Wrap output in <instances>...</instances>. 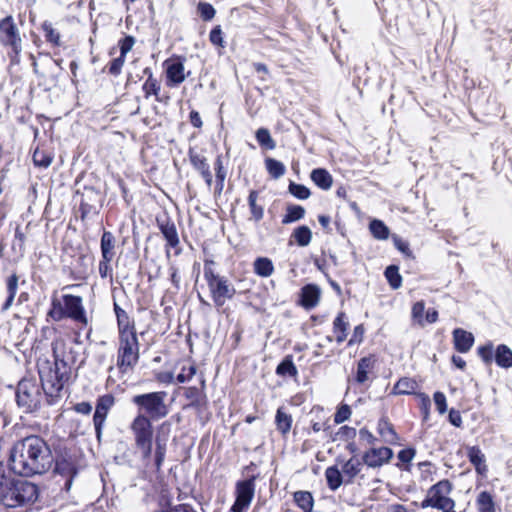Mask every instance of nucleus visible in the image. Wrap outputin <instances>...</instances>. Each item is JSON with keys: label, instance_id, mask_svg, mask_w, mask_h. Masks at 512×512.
I'll list each match as a JSON object with an SVG mask.
<instances>
[{"label": "nucleus", "instance_id": "3c124183", "mask_svg": "<svg viewBox=\"0 0 512 512\" xmlns=\"http://www.w3.org/2000/svg\"><path fill=\"white\" fill-rule=\"evenodd\" d=\"M189 158H190V162H191L192 166L194 167V169H196L200 173L202 171L206 170L207 168H209L207 159L204 156L190 151Z\"/></svg>", "mask_w": 512, "mask_h": 512}, {"label": "nucleus", "instance_id": "423d86ee", "mask_svg": "<svg viewBox=\"0 0 512 512\" xmlns=\"http://www.w3.org/2000/svg\"><path fill=\"white\" fill-rule=\"evenodd\" d=\"M42 394L35 379L23 378L17 385L16 402L25 413H31L40 408Z\"/></svg>", "mask_w": 512, "mask_h": 512}, {"label": "nucleus", "instance_id": "1a4fd4ad", "mask_svg": "<svg viewBox=\"0 0 512 512\" xmlns=\"http://www.w3.org/2000/svg\"><path fill=\"white\" fill-rule=\"evenodd\" d=\"M0 42L5 46L11 47L14 53V56L11 58L14 61L22 50V40L12 16H7L0 21Z\"/></svg>", "mask_w": 512, "mask_h": 512}, {"label": "nucleus", "instance_id": "ea45409f", "mask_svg": "<svg viewBox=\"0 0 512 512\" xmlns=\"http://www.w3.org/2000/svg\"><path fill=\"white\" fill-rule=\"evenodd\" d=\"M369 229L374 238L378 240H386L390 234L389 228L383 221L378 219H374L370 222Z\"/></svg>", "mask_w": 512, "mask_h": 512}, {"label": "nucleus", "instance_id": "2eb2a0df", "mask_svg": "<svg viewBox=\"0 0 512 512\" xmlns=\"http://www.w3.org/2000/svg\"><path fill=\"white\" fill-rule=\"evenodd\" d=\"M54 474L65 478L66 480H73L77 475V465L72 456L67 454L60 455L55 460L53 470Z\"/></svg>", "mask_w": 512, "mask_h": 512}, {"label": "nucleus", "instance_id": "4c0bfd02", "mask_svg": "<svg viewBox=\"0 0 512 512\" xmlns=\"http://www.w3.org/2000/svg\"><path fill=\"white\" fill-rule=\"evenodd\" d=\"M275 423L277 430L282 434H286L291 429L292 417L284 412L282 408H278L275 416Z\"/></svg>", "mask_w": 512, "mask_h": 512}, {"label": "nucleus", "instance_id": "0e129e2a", "mask_svg": "<svg viewBox=\"0 0 512 512\" xmlns=\"http://www.w3.org/2000/svg\"><path fill=\"white\" fill-rule=\"evenodd\" d=\"M392 239H393V242H394V245L395 247L400 251L402 252L403 254H405L406 256H410L411 255V251H410V248H409V244L408 242L404 241L401 237H399L398 235H393L392 236Z\"/></svg>", "mask_w": 512, "mask_h": 512}, {"label": "nucleus", "instance_id": "7c9ffc66", "mask_svg": "<svg viewBox=\"0 0 512 512\" xmlns=\"http://www.w3.org/2000/svg\"><path fill=\"white\" fill-rule=\"evenodd\" d=\"M294 239V241L300 246V247H306L310 244L312 239V232L310 228L306 225L298 226L294 229L290 236V242Z\"/></svg>", "mask_w": 512, "mask_h": 512}, {"label": "nucleus", "instance_id": "09e8293b", "mask_svg": "<svg viewBox=\"0 0 512 512\" xmlns=\"http://www.w3.org/2000/svg\"><path fill=\"white\" fill-rule=\"evenodd\" d=\"M288 190L294 197L300 200L309 198L311 194L309 188L302 184H297L293 181L290 182Z\"/></svg>", "mask_w": 512, "mask_h": 512}, {"label": "nucleus", "instance_id": "a211bd4d", "mask_svg": "<svg viewBox=\"0 0 512 512\" xmlns=\"http://www.w3.org/2000/svg\"><path fill=\"white\" fill-rule=\"evenodd\" d=\"M321 290L315 284H307L301 288L300 303L306 309H312L318 305Z\"/></svg>", "mask_w": 512, "mask_h": 512}, {"label": "nucleus", "instance_id": "9d476101", "mask_svg": "<svg viewBox=\"0 0 512 512\" xmlns=\"http://www.w3.org/2000/svg\"><path fill=\"white\" fill-rule=\"evenodd\" d=\"M449 482H437L428 491L427 497L423 500L421 506L423 508L431 506L444 511H450L454 502L445 494L449 491Z\"/></svg>", "mask_w": 512, "mask_h": 512}, {"label": "nucleus", "instance_id": "7ed1b4c3", "mask_svg": "<svg viewBox=\"0 0 512 512\" xmlns=\"http://www.w3.org/2000/svg\"><path fill=\"white\" fill-rule=\"evenodd\" d=\"M34 482H0V502L6 507H18L37 499Z\"/></svg>", "mask_w": 512, "mask_h": 512}, {"label": "nucleus", "instance_id": "603ef678", "mask_svg": "<svg viewBox=\"0 0 512 512\" xmlns=\"http://www.w3.org/2000/svg\"><path fill=\"white\" fill-rule=\"evenodd\" d=\"M478 355L484 363L490 364L493 361V344L488 342L486 345L480 346L477 349Z\"/></svg>", "mask_w": 512, "mask_h": 512}, {"label": "nucleus", "instance_id": "bb28decb", "mask_svg": "<svg viewBox=\"0 0 512 512\" xmlns=\"http://www.w3.org/2000/svg\"><path fill=\"white\" fill-rule=\"evenodd\" d=\"M377 430L385 442L394 444L399 439L393 425L386 417H382L378 422Z\"/></svg>", "mask_w": 512, "mask_h": 512}, {"label": "nucleus", "instance_id": "cd10ccee", "mask_svg": "<svg viewBox=\"0 0 512 512\" xmlns=\"http://www.w3.org/2000/svg\"><path fill=\"white\" fill-rule=\"evenodd\" d=\"M496 364L501 368L512 367V350L505 344L497 346L494 356Z\"/></svg>", "mask_w": 512, "mask_h": 512}, {"label": "nucleus", "instance_id": "79ce46f5", "mask_svg": "<svg viewBox=\"0 0 512 512\" xmlns=\"http://www.w3.org/2000/svg\"><path fill=\"white\" fill-rule=\"evenodd\" d=\"M256 140L259 145L265 149L273 150L276 147V143L271 137V134L267 128H259L256 131Z\"/></svg>", "mask_w": 512, "mask_h": 512}, {"label": "nucleus", "instance_id": "4be33fe9", "mask_svg": "<svg viewBox=\"0 0 512 512\" xmlns=\"http://www.w3.org/2000/svg\"><path fill=\"white\" fill-rule=\"evenodd\" d=\"M167 84L169 86H178L185 81L184 65L181 61H175L167 66L166 69Z\"/></svg>", "mask_w": 512, "mask_h": 512}, {"label": "nucleus", "instance_id": "6ab92c4d", "mask_svg": "<svg viewBox=\"0 0 512 512\" xmlns=\"http://www.w3.org/2000/svg\"><path fill=\"white\" fill-rule=\"evenodd\" d=\"M114 312L117 319L119 336L136 334L134 322L130 320L128 313L116 302L114 303Z\"/></svg>", "mask_w": 512, "mask_h": 512}, {"label": "nucleus", "instance_id": "39448f33", "mask_svg": "<svg viewBox=\"0 0 512 512\" xmlns=\"http://www.w3.org/2000/svg\"><path fill=\"white\" fill-rule=\"evenodd\" d=\"M204 278L215 307L221 308L227 300L235 296L236 289L225 276L215 274L212 269L205 267Z\"/></svg>", "mask_w": 512, "mask_h": 512}, {"label": "nucleus", "instance_id": "a19ab883", "mask_svg": "<svg viewBox=\"0 0 512 512\" xmlns=\"http://www.w3.org/2000/svg\"><path fill=\"white\" fill-rule=\"evenodd\" d=\"M384 275L392 289H398L402 285V276L399 273V268L396 265H389L386 267Z\"/></svg>", "mask_w": 512, "mask_h": 512}, {"label": "nucleus", "instance_id": "6e6d98bb", "mask_svg": "<svg viewBox=\"0 0 512 512\" xmlns=\"http://www.w3.org/2000/svg\"><path fill=\"white\" fill-rule=\"evenodd\" d=\"M346 315L344 312H340L337 317L333 321V331L334 333L338 332H347L349 323L345 320Z\"/></svg>", "mask_w": 512, "mask_h": 512}, {"label": "nucleus", "instance_id": "8fccbe9b", "mask_svg": "<svg viewBox=\"0 0 512 512\" xmlns=\"http://www.w3.org/2000/svg\"><path fill=\"white\" fill-rule=\"evenodd\" d=\"M197 10L204 21L212 20L216 14L215 8L207 2H199Z\"/></svg>", "mask_w": 512, "mask_h": 512}, {"label": "nucleus", "instance_id": "c03bdc74", "mask_svg": "<svg viewBox=\"0 0 512 512\" xmlns=\"http://www.w3.org/2000/svg\"><path fill=\"white\" fill-rule=\"evenodd\" d=\"M142 89L145 93V98H148L149 96L154 95L156 98V101H158V102L163 101L162 97H160V95H159L161 86H160L159 81L156 78L147 79L145 81V83L143 84Z\"/></svg>", "mask_w": 512, "mask_h": 512}, {"label": "nucleus", "instance_id": "4d7b16f0", "mask_svg": "<svg viewBox=\"0 0 512 512\" xmlns=\"http://www.w3.org/2000/svg\"><path fill=\"white\" fill-rule=\"evenodd\" d=\"M210 42L219 47H224L223 32L220 25L215 26L209 34Z\"/></svg>", "mask_w": 512, "mask_h": 512}, {"label": "nucleus", "instance_id": "5701e85b", "mask_svg": "<svg viewBox=\"0 0 512 512\" xmlns=\"http://www.w3.org/2000/svg\"><path fill=\"white\" fill-rule=\"evenodd\" d=\"M155 490L158 493V502L161 506L171 505L175 493H178V497L181 496L180 488L173 489L169 487L167 482H157Z\"/></svg>", "mask_w": 512, "mask_h": 512}, {"label": "nucleus", "instance_id": "774afa93", "mask_svg": "<svg viewBox=\"0 0 512 512\" xmlns=\"http://www.w3.org/2000/svg\"><path fill=\"white\" fill-rule=\"evenodd\" d=\"M337 435L339 436L340 439H343V440L353 439L356 436V430H355V428L345 425L339 429V431L337 432Z\"/></svg>", "mask_w": 512, "mask_h": 512}, {"label": "nucleus", "instance_id": "c9c22d12", "mask_svg": "<svg viewBox=\"0 0 512 512\" xmlns=\"http://www.w3.org/2000/svg\"><path fill=\"white\" fill-rule=\"evenodd\" d=\"M258 192L256 190H251L248 196V204L250 208V212L252 215V219L255 222H259L264 217V208L261 205H258L257 202Z\"/></svg>", "mask_w": 512, "mask_h": 512}, {"label": "nucleus", "instance_id": "864d4df0", "mask_svg": "<svg viewBox=\"0 0 512 512\" xmlns=\"http://www.w3.org/2000/svg\"><path fill=\"white\" fill-rule=\"evenodd\" d=\"M196 367L195 365H190L188 367L183 366L181 369V372L177 375L176 380L179 383H185L190 381L194 375L196 374Z\"/></svg>", "mask_w": 512, "mask_h": 512}, {"label": "nucleus", "instance_id": "c756f323", "mask_svg": "<svg viewBox=\"0 0 512 512\" xmlns=\"http://www.w3.org/2000/svg\"><path fill=\"white\" fill-rule=\"evenodd\" d=\"M276 374L282 377L295 378L298 375L297 367L293 362L292 355H287L276 367Z\"/></svg>", "mask_w": 512, "mask_h": 512}, {"label": "nucleus", "instance_id": "680f3d73", "mask_svg": "<svg viewBox=\"0 0 512 512\" xmlns=\"http://www.w3.org/2000/svg\"><path fill=\"white\" fill-rule=\"evenodd\" d=\"M125 58L126 57H123L121 55H119V57H117V58H114L110 62L109 73L114 75V76H118L121 73L122 67H123V65L125 63Z\"/></svg>", "mask_w": 512, "mask_h": 512}, {"label": "nucleus", "instance_id": "aec40b11", "mask_svg": "<svg viewBox=\"0 0 512 512\" xmlns=\"http://www.w3.org/2000/svg\"><path fill=\"white\" fill-rule=\"evenodd\" d=\"M452 334L454 348L460 353H467L474 344L473 334L461 328L454 329Z\"/></svg>", "mask_w": 512, "mask_h": 512}, {"label": "nucleus", "instance_id": "338daca9", "mask_svg": "<svg viewBox=\"0 0 512 512\" xmlns=\"http://www.w3.org/2000/svg\"><path fill=\"white\" fill-rule=\"evenodd\" d=\"M360 463L358 460L350 459L344 465V472L348 474L350 477H354L359 472Z\"/></svg>", "mask_w": 512, "mask_h": 512}, {"label": "nucleus", "instance_id": "58836bf2", "mask_svg": "<svg viewBox=\"0 0 512 512\" xmlns=\"http://www.w3.org/2000/svg\"><path fill=\"white\" fill-rule=\"evenodd\" d=\"M265 166L269 175L274 179H279L286 172L285 165L281 161H278L274 158H266Z\"/></svg>", "mask_w": 512, "mask_h": 512}, {"label": "nucleus", "instance_id": "f03ea898", "mask_svg": "<svg viewBox=\"0 0 512 512\" xmlns=\"http://www.w3.org/2000/svg\"><path fill=\"white\" fill-rule=\"evenodd\" d=\"M53 357V361L41 359L37 364L41 387L49 404H53L56 399L60 398L71 375V367L57 354L55 348H53Z\"/></svg>", "mask_w": 512, "mask_h": 512}, {"label": "nucleus", "instance_id": "b1692460", "mask_svg": "<svg viewBox=\"0 0 512 512\" xmlns=\"http://www.w3.org/2000/svg\"><path fill=\"white\" fill-rule=\"evenodd\" d=\"M115 236L110 231H103L100 241V249L102 258L108 260L115 256Z\"/></svg>", "mask_w": 512, "mask_h": 512}, {"label": "nucleus", "instance_id": "393cba45", "mask_svg": "<svg viewBox=\"0 0 512 512\" xmlns=\"http://www.w3.org/2000/svg\"><path fill=\"white\" fill-rule=\"evenodd\" d=\"M184 396L189 400V403L186 405L187 408L201 410L206 404L205 396L195 386L185 388Z\"/></svg>", "mask_w": 512, "mask_h": 512}, {"label": "nucleus", "instance_id": "5fc2aeb1", "mask_svg": "<svg viewBox=\"0 0 512 512\" xmlns=\"http://www.w3.org/2000/svg\"><path fill=\"white\" fill-rule=\"evenodd\" d=\"M351 416L350 406L347 404H342L336 411L334 415V422L336 424H340L348 420Z\"/></svg>", "mask_w": 512, "mask_h": 512}, {"label": "nucleus", "instance_id": "f257e3e1", "mask_svg": "<svg viewBox=\"0 0 512 512\" xmlns=\"http://www.w3.org/2000/svg\"><path fill=\"white\" fill-rule=\"evenodd\" d=\"M53 462L49 445L38 435L24 437L10 449V470L22 477L41 476L49 471Z\"/></svg>", "mask_w": 512, "mask_h": 512}, {"label": "nucleus", "instance_id": "c85d7f7f", "mask_svg": "<svg viewBox=\"0 0 512 512\" xmlns=\"http://www.w3.org/2000/svg\"><path fill=\"white\" fill-rule=\"evenodd\" d=\"M19 277L17 274L10 275L6 280L7 298L2 305V311H7L13 304L18 290Z\"/></svg>", "mask_w": 512, "mask_h": 512}, {"label": "nucleus", "instance_id": "9b49d317", "mask_svg": "<svg viewBox=\"0 0 512 512\" xmlns=\"http://www.w3.org/2000/svg\"><path fill=\"white\" fill-rule=\"evenodd\" d=\"M130 430L134 436L135 445L153 441L152 420L143 414H137L130 424Z\"/></svg>", "mask_w": 512, "mask_h": 512}, {"label": "nucleus", "instance_id": "2f4dec72", "mask_svg": "<svg viewBox=\"0 0 512 512\" xmlns=\"http://www.w3.org/2000/svg\"><path fill=\"white\" fill-rule=\"evenodd\" d=\"M468 457L479 474L483 475L484 472L487 471V466L485 465V456L479 447H470L468 450Z\"/></svg>", "mask_w": 512, "mask_h": 512}, {"label": "nucleus", "instance_id": "e2e57ef3", "mask_svg": "<svg viewBox=\"0 0 512 512\" xmlns=\"http://www.w3.org/2000/svg\"><path fill=\"white\" fill-rule=\"evenodd\" d=\"M113 259H104L102 258L99 262V275L101 278L105 279L107 277H112V267L110 265Z\"/></svg>", "mask_w": 512, "mask_h": 512}, {"label": "nucleus", "instance_id": "bf43d9fd", "mask_svg": "<svg viewBox=\"0 0 512 512\" xmlns=\"http://www.w3.org/2000/svg\"><path fill=\"white\" fill-rule=\"evenodd\" d=\"M425 311V304L423 301L416 302L412 307V318L417 321V323L421 326L424 325L423 321V313Z\"/></svg>", "mask_w": 512, "mask_h": 512}, {"label": "nucleus", "instance_id": "4468645a", "mask_svg": "<svg viewBox=\"0 0 512 512\" xmlns=\"http://www.w3.org/2000/svg\"><path fill=\"white\" fill-rule=\"evenodd\" d=\"M171 433V423L165 421L157 429L155 436V465L159 470L162 465L167 449V442Z\"/></svg>", "mask_w": 512, "mask_h": 512}, {"label": "nucleus", "instance_id": "ddd939ff", "mask_svg": "<svg viewBox=\"0 0 512 512\" xmlns=\"http://www.w3.org/2000/svg\"><path fill=\"white\" fill-rule=\"evenodd\" d=\"M62 298L65 306L66 318H70L73 321L86 326L88 324V319L82 303V297L65 294Z\"/></svg>", "mask_w": 512, "mask_h": 512}, {"label": "nucleus", "instance_id": "a18cd8bd", "mask_svg": "<svg viewBox=\"0 0 512 512\" xmlns=\"http://www.w3.org/2000/svg\"><path fill=\"white\" fill-rule=\"evenodd\" d=\"M42 30L47 42L52 43L54 46H60V34L53 28L51 22L44 21L42 24Z\"/></svg>", "mask_w": 512, "mask_h": 512}, {"label": "nucleus", "instance_id": "f8f14e48", "mask_svg": "<svg viewBox=\"0 0 512 512\" xmlns=\"http://www.w3.org/2000/svg\"><path fill=\"white\" fill-rule=\"evenodd\" d=\"M255 487L253 482H237L235 488V502L231 512H246L254 498Z\"/></svg>", "mask_w": 512, "mask_h": 512}, {"label": "nucleus", "instance_id": "a878e982", "mask_svg": "<svg viewBox=\"0 0 512 512\" xmlns=\"http://www.w3.org/2000/svg\"><path fill=\"white\" fill-rule=\"evenodd\" d=\"M311 180L322 190H329L333 184L331 174L324 168L313 169L310 174Z\"/></svg>", "mask_w": 512, "mask_h": 512}, {"label": "nucleus", "instance_id": "de8ad7c7", "mask_svg": "<svg viewBox=\"0 0 512 512\" xmlns=\"http://www.w3.org/2000/svg\"><path fill=\"white\" fill-rule=\"evenodd\" d=\"M52 160L53 157L49 153L40 149H36L33 153V162L35 166L47 168L52 163Z\"/></svg>", "mask_w": 512, "mask_h": 512}, {"label": "nucleus", "instance_id": "20e7f679", "mask_svg": "<svg viewBox=\"0 0 512 512\" xmlns=\"http://www.w3.org/2000/svg\"><path fill=\"white\" fill-rule=\"evenodd\" d=\"M166 396L165 391L137 394L132 397L131 402L138 408V414H143L150 420H160L169 413L165 403Z\"/></svg>", "mask_w": 512, "mask_h": 512}, {"label": "nucleus", "instance_id": "dca6fc26", "mask_svg": "<svg viewBox=\"0 0 512 512\" xmlns=\"http://www.w3.org/2000/svg\"><path fill=\"white\" fill-rule=\"evenodd\" d=\"M392 456L393 451L388 447L372 448L364 454L363 460L369 467H377L388 462Z\"/></svg>", "mask_w": 512, "mask_h": 512}, {"label": "nucleus", "instance_id": "f3484780", "mask_svg": "<svg viewBox=\"0 0 512 512\" xmlns=\"http://www.w3.org/2000/svg\"><path fill=\"white\" fill-rule=\"evenodd\" d=\"M115 404V397L108 393L99 396L96 401L95 412L93 415V422L105 423L110 409Z\"/></svg>", "mask_w": 512, "mask_h": 512}, {"label": "nucleus", "instance_id": "69168bd1", "mask_svg": "<svg viewBox=\"0 0 512 512\" xmlns=\"http://www.w3.org/2000/svg\"><path fill=\"white\" fill-rule=\"evenodd\" d=\"M214 166L216 172V182H224L226 178V170L223 167L221 156L216 158Z\"/></svg>", "mask_w": 512, "mask_h": 512}, {"label": "nucleus", "instance_id": "6e6552de", "mask_svg": "<svg viewBox=\"0 0 512 512\" xmlns=\"http://www.w3.org/2000/svg\"><path fill=\"white\" fill-rule=\"evenodd\" d=\"M156 225L160 230L163 238L166 241L165 254L166 257H170V249L175 250V255H179L182 252L180 247V239L178 231L174 221L168 216L167 213L156 217Z\"/></svg>", "mask_w": 512, "mask_h": 512}, {"label": "nucleus", "instance_id": "49530a36", "mask_svg": "<svg viewBox=\"0 0 512 512\" xmlns=\"http://www.w3.org/2000/svg\"><path fill=\"white\" fill-rule=\"evenodd\" d=\"M477 505L479 512H495L492 497L487 492H482L478 496Z\"/></svg>", "mask_w": 512, "mask_h": 512}, {"label": "nucleus", "instance_id": "72a5a7b5", "mask_svg": "<svg viewBox=\"0 0 512 512\" xmlns=\"http://www.w3.org/2000/svg\"><path fill=\"white\" fill-rule=\"evenodd\" d=\"M418 384L415 380L404 377L397 381L393 387V393L397 395L412 394L415 392Z\"/></svg>", "mask_w": 512, "mask_h": 512}, {"label": "nucleus", "instance_id": "473e14b6", "mask_svg": "<svg viewBox=\"0 0 512 512\" xmlns=\"http://www.w3.org/2000/svg\"><path fill=\"white\" fill-rule=\"evenodd\" d=\"M305 216V209L300 205L289 204L282 218V224H290L301 220Z\"/></svg>", "mask_w": 512, "mask_h": 512}, {"label": "nucleus", "instance_id": "e433bc0d", "mask_svg": "<svg viewBox=\"0 0 512 512\" xmlns=\"http://www.w3.org/2000/svg\"><path fill=\"white\" fill-rule=\"evenodd\" d=\"M294 501L304 512H312L314 500L310 492L298 491L294 493Z\"/></svg>", "mask_w": 512, "mask_h": 512}, {"label": "nucleus", "instance_id": "0eeeda50", "mask_svg": "<svg viewBox=\"0 0 512 512\" xmlns=\"http://www.w3.org/2000/svg\"><path fill=\"white\" fill-rule=\"evenodd\" d=\"M139 360V342L137 334L119 336L117 366L122 372L133 368Z\"/></svg>", "mask_w": 512, "mask_h": 512}, {"label": "nucleus", "instance_id": "37998d69", "mask_svg": "<svg viewBox=\"0 0 512 512\" xmlns=\"http://www.w3.org/2000/svg\"><path fill=\"white\" fill-rule=\"evenodd\" d=\"M47 315L56 322L65 319L66 313L64 303L62 304V302L59 299L53 297L51 301V308L49 309Z\"/></svg>", "mask_w": 512, "mask_h": 512}, {"label": "nucleus", "instance_id": "052dcab7", "mask_svg": "<svg viewBox=\"0 0 512 512\" xmlns=\"http://www.w3.org/2000/svg\"><path fill=\"white\" fill-rule=\"evenodd\" d=\"M435 405L440 414H444L447 411V401L444 393L437 391L433 395Z\"/></svg>", "mask_w": 512, "mask_h": 512}, {"label": "nucleus", "instance_id": "412c9836", "mask_svg": "<svg viewBox=\"0 0 512 512\" xmlns=\"http://www.w3.org/2000/svg\"><path fill=\"white\" fill-rule=\"evenodd\" d=\"M375 363L376 359L374 355L360 358L357 362L355 382L358 384L365 383L368 380L369 373L374 369Z\"/></svg>", "mask_w": 512, "mask_h": 512}, {"label": "nucleus", "instance_id": "f704fd0d", "mask_svg": "<svg viewBox=\"0 0 512 512\" xmlns=\"http://www.w3.org/2000/svg\"><path fill=\"white\" fill-rule=\"evenodd\" d=\"M274 271L272 261L266 257H259L254 261V272L261 277H269Z\"/></svg>", "mask_w": 512, "mask_h": 512}, {"label": "nucleus", "instance_id": "13d9d810", "mask_svg": "<svg viewBox=\"0 0 512 512\" xmlns=\"http://www.w3.org/2000/svg\"><path fill=\"white\" fill-rule=\"evenodd\" d=\"M120 55L126 57L127 53L130 52L135 44V38L131 35H127L119 41Z\"/></svg>", "mask_w": 512, "mask_h": 512}]
</instances>
